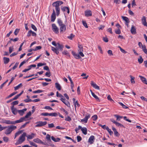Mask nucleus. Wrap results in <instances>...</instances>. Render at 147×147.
I'll use <instances>...</instances> for the list:
<instances>
[{
  "mask_svg": "<svg viewBox=\"0 0 147 147\" xmlns=\"http://www.w3.org/2000/svg\"><path fill=\"white\" fill-rule=\"evenodd\" d=\"M63 3V2L61 1H57L53 3L52 5L53 7H55V9L56 13V15L58 16L60 13V8L59 6Z\"/></svg>",
  "mask_w": 147,
  "mask_h": 147,
  "instance_id": "nucleus-1",
  "label": "nucleus"
},
{
  "mask_svg": "<svg viewBox=\"0 0 147 147\" xmlns=\"http://www.w3.org/2000/svg\"><path fill=\"white\" fill-rule=\"evenodd\" d=\"M63 45H60L59 43H57L56 47L55 48L53 47H52L51 50L56 54L58 55L59 53V51H62L63 50Z\"/></svg>",
  "mask_w": 147,
  "mask_h": 147,
  "instance_id": "nucleus-2",
  "label": "nucleus"
},
{
  "mask_svg": "<svg viewBox=\"0 0 147 147\" xmlns=\"http://www.w3.org/2000/svg\"><path fill=\"white\" fill-rule=\"evenodd\" d=\"M26 133L25 132L23 133L19 137V139L15 144L16 145L21 144L25 140V137L26 136Z\"/></svg>",
  "mask_w": 147,
  "mask_h": 147,
  "instance_id": "nucleus-3",
  "label": "nucleus"
},
{
  "mask_svg": "<svg viewBox=\"0 0 147 147\" xmlns=\"http://www.w3.org/2000/svg\"><path fill=\"white\" fill-rule=\"evenodd\" d=\"M16 128L17 127L16 126H13L12 125L9 126L7 127V129L5 131L4 133L7 135H9L13 131L16 129Z\"/></svg>",
  "mask_w": 147,
  "mask_h": 147,
  "instance_id": "nucleus-4",
  "label": "nucleus"
},
{
  "mask_svg": "<svg viewBox=\"0 0 147 147\" xmlns=\"http://www.w3.org/2000/svg\"><path fill=\"white\" fill-rule=\"evenodd\" d=\"M47 123V121L43 122L42 121H39L37 122L36 123L37 124L35 126V127H40L44 126L46 125Z\"/></svg>",
  "mask_w": 147,
  "mask_h": 147,
  "instance_id": "nucleus-5",
  "label": "nucleus"
},
{
  "mask_svg": "<svg viewBox=\"0 0 147 147\" xmlns=\"http://www.w3.org/2000/svg\"><path fill=\"white\" fill-rule=\"evenodd\" d=\"M52 29L53 31L56 34H58L59 33V28L55 24H52Z\"/></svg>",
  "mask_w": 147,
  "mask_h": 147,
  "instance_id": "nucleus-6",
  "label": "nucleus"
},
{
  "mask_svg": "<svg viewBox=\"0 0 147 147\" xmlns=\"http://www.w3.org/2000/svg\"><path fill=\"white\" fill-rule=\"evenodd\" d=\"M57 22L59 26L61 27L67 24V21L66 20L64 23H63L61 19H58L57 20Z\"/></svg>",
  "mask_w": 147,
  "mask_h": 147,
  "instance_id": "nucleus-7",
  "label": "nucleus"
},
{
  "mask_svg": "<svg viewBox=\"0 0 147 147\" xmlns=\"http://www.w3.org/2000/svg\"><path fill=\"white\" fill-rule=\"evenodd\" d=\"M56 16L55 13L54 9H53V12L51 16V21L52 22H54L56 19Z\"/></svg>",
  "mask_w": 147,
  "mask_h": 147,
  "instance_id": "nucleus-8",
  "label": "nucleus"
},
{
  "mask_svg": "<svg viewBox=\"0 0 147 147\" xmlns=\"http://www.w3.org/2000/svg\"><path fill=\"white\" fill-rule=\"evenodd\" d=\"M60 100L68 107H70V105L69 102L68 101H65L66 100L65 98H61Z\"/></svg>",
  "mask_w": 147,
  "mask_h": 147,
  "instance_id": "nucleus-9",
  "label": "nucleus"
},
{
  "mask_svg": "<svg viewBox=\"0 0 147 147\" xmlns=\"http://www.w3.org/2000/svg\"><path fill=\"white\" fill-rule=\"evenodd\" d=\"M85 15L86 17L91 16L92 15V12L90 10H87L85 11Z\"/></svg>",
  "mask_w": 147,
  "mask_h": 147,
  "instance_id": "nucleus-10",
  "label": "nucleus"
},
{
  "mask_svg": "<svg viewBox=\"0 0 147 147\" xmlns=\"http://www.w3.org/2000/svg\"><path fill=\"white\" fill-rule=\"evenodd\" d=\"M130 31L131 33L133 34H136V29L135 26L133 25L132 26L130 30Z\"/></svg>",
  "mask_w": 147,
  "mask_h": 147,
  "instance_id": "nucleus-11",
  "label": "nucleus"
},
{
  "mask_svg": "<svg viewBox=\"0 0 147 147\" xmlns=\"http://www.w3.org/2000/svg\"><path fill=\"white\" fill-rule=\"evenodd\" d=\"M94 136H91L88 139V142L90 144H92L94 143Z\"/></svg>",
  "mask_w": 147,
  "mask_h": 147,
  "instance_id": "nucleus-12",
  "label": "nucleus"
},
{
  "mask_svg": "<svg viewBox=\"0 0 147 147\" xmlns=\"http://www.w3.org/2000/svg\"><path fill=\"white\" fill-rule=\"evenodd\" d=\"M11 109L12 111V112L13 114L16 115L17 114L18 110H17L16 109L14 108V106H12L11 107Z\"/></svg>",
  "mask_w": 147,
  "mask_h": 147,
  "instance_id": "nucleus-13",
  "label": "nucleus"
},
{
  "mask_svg": "<svg viewBox=\"0 0 147 147\" xmlns=\"http://www.w3.org/2000/svg\"><path fill=\"white\" fill-rule=\"evenodd\" d=\"M59 30L60 32L61 33H63L64 32H65L66 30V25L60 27Z\"/></svg>",
  "mask_w": 147,
  "mask_h": 147,
  "instance_id": "nucleus-14",
  "label": "nucleus"
},
{
  "mask_svg": "<svg viewBox=\"0 0 147 147\" xmlns=\"http://www.w3.org/2000/svg\"><path fill=\"white\" fill-rule=\"evenodd\" d=\"M24 121H25V120L24 119V118H23V117H21L19 120H18L15 121H13V124L22 122Z\"/></svg>",
  "mask_w": 147,
  "mask_h": 147,
  "instance_id": "nucleus-15",
  "label": "nucleus"
},
{
  "mask_svg": "<svg viewBox=\"0 0 147 147\" xmlns=\"http://www.w3.org/2000/svg\"><path fill=\"white\" fill-rule=\"evenodd\" d=\"M90 117V114H88V115H86L85 117L83 119L81 120L82 122H84L85 123L87 122L88 119Z\"/></svg>",
  "mask_w": 147,
  "mask_h": 147,
  "instance_id": "nucleus-16",
  "label": "nucleus"
},
{
  "mask_svg": "<svg viewBox=\"0 0 147 147\" xmlns=\"http://www.w3.org/2000/svg\"><path fill=\"white\" fill-rule=\"evenodd\" d=\"M142 24L144 26H147V23L146 21V18L144 16L142 19Z\"/></svg>",
  "mask_w": 147,
  "mask_h": 147,
  "instance_id": "nucleus-17",
  "label": "nucleus"
},
{
  "mask_svg": "<svg viewBox=\"0 0 147 147\" xmlns=\"http://www.w3.org/2000/svg\"><path fill=\"white\" fill-rule=\"evenodd\" d=\"M91 84L93 88L97 90H100L99 87L93 81H91Z\"/></svg>",
  "mask_w": 147,
  "mask_h": 147,
  "instance_id": "nucleus-18",
  "label": "nucleus"
},
{
  "mask_svg": "<svg viewBox=\"0 0 147 147\" xmlns=\"http://www.w3.org/2000/svg\"><path fill=\"white\" fill-rule=\"evenodd\" d=\"M62 11H66V10L67 11V13L69 14V8L67 7H63L61 8Z\"/></svg>",
  "mask_w": 147,
  "mask_h": 147,
  "instance_id": "nucleus-19",
  "label": "nucleus"
},
{
  "mask_svg": "<svg viewBox=\"0 0 147 147\" xmlns=\"http://www.w3.org/2000/svg\"><path fill=\"white\" fill-rule=\"evenodd\" d=\"M27 109L26 108L22 110H18V112L21 116H22L24 113V112L26 111Z\"/></svg>",
  "mask_w": 147,
  "mask_h": 147,
  "instance_id": "nucleus-20",
  "label": "nucleus"
},
{
  "mask_svg": "<svg viewBox=\"0 0 147 147\" xmlns=\"http://www.w3.org/2000/svg\"><path fill=\"white\" fill-rule=\"evenodd\" d=\"M3 123L7 124H13V121L5 120H3Z\"/></svg>",
  "mask_w": 147,
  "mask_h": 147,
  "instance_id": "nucleus-21",
  "label": "nucleus"
},
{
  "mask_svg": "<svg viewBox=\"0 0 147 147\" xmlns=\"http://www.w3.org/2000/svg\"><path fill=\"white\" fill-rule=\"evenodd\" d=\"M139 77L140 78V79L142 81L143 83L147 84V81L146 78L142 76H139Z\"/></svg>",
  "mask_w": 147,
  "mask_h": 147,
  "instance_id": "nucleus-22",
  "label": "nucleus"
},
{
  "mask_svg": "<svg viewBox=\"0 0 147 147\" xmlns=\"http://www.w3.org/2000/svg\"><path fill=\"white\" fill-rule=\"evenodd\" d=\"M33 141L34 142L38 143L44 144V142L42 141H41V140L39 139L38 138H36L34 139L33 140Z\"/></svg>",
  "mask_w": 147,
  "mask_h": 147,
  "instance_id": "nucleus-23",
  "label": "nucleus"
},
{
  "mask_svg": "<svg viewBox=\"0 0 147 147\" xmlns=\"http://www.w3.org/2000/svg\"><path fill=\"white\" fill-rule=\"evenodd\" d=\"M3 60L4 61V63L5 64H7L10 61V59L9 58H7L5 57H4L3 58Z\"/></svg>",
  "mask_w": 147,
  "mask_h": 147,
  "instance_id": "nucleus-24",
  "label": "nucleus"
},
{
  "mask_svg": "<svg viewBox=\"0 0 147 147\" xmlns=\"http://www.w3.org/2000/svg\"><path fill=\"white\" fill-rule=\"evenodd\" d=\"M35 135V134L33 133H32L31 135H29L28 136H26L27 138V139H31L33 138L34 137V136Z\"/></svg>",
  "mask_w": 147,
  "mask_h": 147,
  "instance_id": "nucleus-25",
  "label": "nucleus"
},
{
  "mask_svg": "<svg viewBox=\"0 0 147 147\" xmlns=\"http://www.w3.org/2000/svg\"><path fill=\"white\" fill-rule=\"evenodd\" d=\"M81 129L82 133L84 135H86L87 134V129L86 127L82 128V127Z\"/></svg>",
  "mask_w": 147,
  "mask_h": 147,
  "instance_id": "nucleus-26",
  "label": "nucleus"
},
{
  "mask_svg": "<svg viewBox=\"0 0 147 147\" xmlns=\"http://www.w3.org/2000/svg\"><path fill=\"white\" fill-rule=\"evenodd\" d=\"M51 138L52 140L55 142H59L61 140V139L59 138H55L53 136H51Z\"/></svg>",
  "mask_w": 147,
  "mask_h": 147,
  "instance_id": "nucleus-27",
  "label": "nucleus"
},
{
  "mask_svg": "<svg viewBox=\"0 0 147 147\" xmlns=\"http://www.w3.org/2000/svg\"><path fill=\"white\" fill-rule=\"evenodd\" d=\"M73 55L75 57L76 59H80L81 57L77 53H73L72 52Z\"/></svg>",
  "mask_w": 147,
  "mask_h": 147,
  "instance_id": "nucleus-28",
  "label": "nucleus"
},
{
  "mask_svg": "<svg viewBox=\"0 0 147 147\" xmlns=\"http://www.w3.org/2000/svg\"><path fill=\"white\" fill-rule=\"evenodd\" d=\"M91 94L93 96L94 98L97 100L99 101V99L98 97L93 93L91 90H90Z\"/></svg>",
  "mask_w": 147,
  "mask_h": 147,
  "instance_id": "nucleus-29",
  "label": "nucleus"
},
{
  "mask_svg": "<svg viewBox=\"0 0 147 147\" xmlns=\"http://www.w3.org/2000/svg\"><path fill=\"white\" fill-rule=\"evenodd\" d=\"M31 115V112L30 111L28 112L26 115L24 117H23L24 118V119L26 121L25 119L28 118L29 116Z\"/></svg>",
  "mask_w": 147,
  "mask_h": 147,
  "instance_id": "nucleus-30",
  "label": "nucleus"
},
{
  "mask_svg": "<svg viewBox=\"0 0 147 147\" xmlns=\"http://www.w3.org/2000/svg\"><path fill=\"white\" fill-rule=\"evenodd\" d=\"M55 87L56 88L59 90H60L61 89V87L60 85L57 83H55Z\"/></svg>",
  "mask_w": 147,
  "mask_h": 147,
  "instance_id": "nucleus-31",
  "label": "nucleus"
},
{
  "mask_svg": "<svg viewBox=\"0 0 147 147\" xmlns=\"http://www.w3.org/2000/svg\"><path fill=\"white\" fill-rule=\"evenodd\" d=\"M122 18L127 23H129V21L128 18L126 17L122 16Z\"/></svg>",
  "mask_w": 147,
  "mask_h": 147,
  "instance_id": "nucleus-32",
  "label": "nucleus"
},
{
  "mask_svg": "<svg viewBox=\"0 0 147 147\" xmlns=\"http://www.w3.org/2000/svg\"><path fill=\"white\" fill-rule=\"evenodd\" d=\"M143 61V59L142 56L140 55L139 56V58L138 59V61L140 64L142 63Z\"/></svg>",
  "mask_w": 147,
  "mask_h": 147,
  "instance_id": "nucleus-33",
  "label": "nucleus"
},
{
  "mask_svg": "<svg viewBox=\"0 0 147 147\" xmlns=\"http://www.w3.org/2000/svg\"><path fill=\"white\" fill-rule=\"evenodd\" d=\"M114 116L117 118V120L119 121L120 120V119L123 118L122 116H120L117 115H115Z\"/></svg>",
  "mask_w": 147,
  "mask_h": 147,
  "instance_id": "nucleus-34",
  "label": "nucleus"
},
{
  "mask_svg": "<svg viewBox=\"0 0 147 147\" xmlns=\"http://www.w3.org/2000/svg\"><path fill=\"white\" fill-rule=\"evenodd\" d=\"M106 129L111 135H112L113 134V132L111 130V129H109L108 127H107V128H106Z\"/></svg>",
  "mask_w": 147,
  "mask_h": 147,
  "instance_id": "nucleus-35",
  "label": "nucleus"
},
{
  "mask_svg": "<svg viewBox=\"0 0 147 147\" xmlns=\"http://www.w3.org/2000/svg\"><path fill=\"white\" fill-rule=\"evenodd\" d=\"M51 136L49 134H47L46 136V138L48 142H51V140L50 139Z\"/></svg>",
  "mask_w": 147,
  "mask_h": 147,
  "instance_id": "nucleus-36",
  "label": "nucleus"
},
{
  "mask_svg": "<svg viewBox=\"0 0 147 147\" xmlns=\"http://www.w3.org/2000/svg\"><path fill=\"white\" fill-rule=\"evenodd\" d=\"M22 83H20L17 86L14 87L15 90H18L20 87H22Z\"/></svg>",
  "mask_w": 147,
  "mask_h": 147,
  "instance_id": "nucleus-37",
  "label": "nucleus"
},
{
  "mask_svg": "<svg viewBox=\"0 0 147 147\" xmlns=\"http://www.w3.org/2000/svg\"><path fill=\"white\" fill-rule=\"evenodd\" d=\"M74 37L75 35L73 34L72 33H71L70 34V36H67V38L70 40H72L73 38Z\"/></svg>",
  "mask_w": 147,
  "mask_h": 147,
  "instance_id": "nucleus-38",
  "label": "nucleus"
},
{
  "mask_svg": "<svg viewBox=\"0 0 147 147\" xmlns=\"http://www.w3.org/2000/svg\"><path fill=\"white\" fill-rule=\"evenodd\" d=\"M78 48V51L79 52L83 51V48L82 45H79Z\"/></svg>",
  "mask_w": 147,
  "mask_h": 147,
  "instance_id": "nucleus-39",
  "label": "nucleus"
},
{
  "mask_svg": "<svg viewBox=\"0 0 147 147\" xmlns=\"http://www.w3.org/2000/svg\"><path fill=\"white\" fill-rule=\"evenodd\" d=\"M49 116L53 117H57V114L56 113H49Z\"/></svg>",
  "mask_w": 147,
  "mask_h": 147,
  "instance_id": "nucleus-40",
  "label": "nucleus"
},
{
  "mask_svg": "<svg viewBox=\"0 0 147 147\" xmlns=\"http://www.w3.org/2000/svg\"><path fill=\"white\" fill-rule=\"evenodd\" d=\"M43 92V91L42 90H37L34 91L33 92V93H40L42 92Z\"/></svg>",
  "mask_w": 147,
  "mask_h": 147,
  "instance_id": "nucleus-41",
  "label": "nucleus"
},
{
  "mask_svg": "<svg viewBox=\"0 0 147 147\" xmlns=\"http://www.w3.org/2000/svg\"><path fill=\"white\" fill-rule=\"evenodd\" d=\"M3 139L4 141L6 142H8L9 140V138L7 137H4Z\"/></svg>",
  "mask_w": 147,
  "mask_h": 147,
  "instance_id": "nucleus-42",
  "label": "nucleus"
},
{
  "mask_svg": "<svg viewBox=\"0 0 147 147\" xmlns=\"http://www.w3.org/2000/svg\"><path fill=\"white\" fill-rule=\"evenodd\" d=\"M18 102H19L18 101L16 100V101H15L11 103V104L13 105L12 106H14V105H17V104H18Z\"/></svg>",
  "mask_w": 147,
  "mask_h": 147,
  "instance_id": "nucleus-43",
  "label": "nucleus"
},
{
  "mask_svg": "<svg viewBox=\"0 0 147 147\" xmlns=\"http://www.w3.org/2000/svg\"><path fill=\"white\" fill-rule=\"evenodd\" d=\"M29 142L30 144V145L34 146L35 147H37V145L35 143H34L33 142H31L30 141H29Z\"/></svg>",
  "mask_w": 147,
  "mask_h": 147,
  "instance_id": "nucleus-44",
  "label": "nucleus"
},
{
  "mask_svg": "<svg viewBox=\"0 0 147 147\" xmlns=\"http://www.w3.org/2000/svg\"><path fill=\"white\" fill-rule=\"evenodd\" d=\"M98 125L99 126L101 127L104 129H106V128H107V126H106L105 125H102L100 124H98Z\"/></svg>",
  "mask_w": 147,
  "mask_h": 147,
  "instance_id": "nucleus-45",
  "label": "nucleus"
},
{
  "mask_svg": "<svg viewBox=\"0 0 147 147\" xmlns=\"http://www.w3.org/2000/svg\"><path fill=\"white\" fill-rule=\"evenodd\" d=\"M57 97H61V98H63V96L61 94L59 93L58 91L57 92Z\"/></svg>",
  "mask_w": 147,
  "mask_h": 147,
  "instance_id": "nucleus-46",
  "label": "nucleus"
},
{
  "mask_svg": "<svg viewBox=\"0 0 147 147\" xmlns=\"http://www.w3.org/2000/svg\"><path fill=\"white\" fill-rule=\"evenodd\" d=\"M65 120L67 121H70L71 120V119L69 116H67V117H65Z\"/></svg>",
  "mask_w": 147,
  "mask_h": 147,
  "instance_id": "nucleus-47",
  "label": "nucleus"
},
{
  "mask_svg": "<svg viewBox=\"0 0 147 147\" xmlns=\"http://www.w3.org/2000/svg\"><path fill=\"white\" fill-rule=\"evenodd\" d=\"M20 31V29L16 28L15 32H14V34L15 35H17L18 34Z\"/></svg>",
  "mask_w": 147,
  "mask_h": 147,
  "instance_id": "nucleus-48",
  "label": "nucleus"
},
{
  "mask_svg": "<svg viewBox=\"0 0 147 147\" xmlns=\"http://www.w3.org/2000/svg\"><path fill=\"white\" fill-rule=\"evenodd\" d=\"M29 123V122H26L25 123H24V124L22 126H21L20 127V129H22V128H24L25 127V126H26V125L27 124Z\"/></svg>",
  "mask_w": 147,
  "mask_h": 147,
  "instance_id": "nucleus-49",
  "label": "nucleus"
},
{
  "mask_svg": "<svg viewBox=\"0 0 147 147\" xmlns=\"http://www.w3.org/2000/svg\"><path fill=\"white\" fill-rule=\"evenodd\" d=\"M51 72L50 71H48V72H47L45 74V76L48 77H49L51 76Z\"/></svg>",
  "mask_w": 147,
  "mask_h": 147,
  "instance_id": "nucleus-50",
  "label": "nucleus"
},
{
  "mask_svg": "<svg viewBox=\"0 0 147 147\" xmlns=\"http://www.w3.org/2000/svg\"><path fill=\"white\" fill-rule=\"evenodd\" d=\"M81 128H82V127L81 126L79 125L78 127V128H76L75 129V131H76V133H77L78 132V131L79 129H81Z\"/></svg>",
  "mask_w": 147,
  "mask_h": 147,
  "instance_id": "nucleus-51",
  "label": "nucleus"
},
{
  "mask_svg": "<svg viewBox=\"0 0 147 147\" xmlns=\"http://www.w3.org/2000/svg\"><path fill=\"white\" fill-rule=\"evenodd\" d=\"M31 27L33 29L34 31H36L37 29L35 26L33 24H31Z\"/></svg>",
  "mask_w": 147,
  "mask_h": 147,
  "instance_id": "nucleus-52",
  "label": "nucleus"
},
{
  "mask_svg": "<svg viewBox=\"0 0 147 147\" xmlns=\"http://www.w3.org/2000/svg\"><path fill=\"white\" fill-rule=\"evenodd\" d=\"M115 32L117 34H119L121 33V30L119 28L117 30H115Z\"/></svg>",
  "mask_w": 147,
  "mask_h": 147,
  "instance_id": "nucleus-53",
  "label": "nucleus"
},
{
  "mask_svg": "<svg viewBox=\"0 0 147 147\" xmlns=\"http://www.w3.org/2000/svg\"><path fill=\"white\" fill-rule=\"evenodd\" d=\"M130 77L131 78V83L132 84H134L135 83V81L134 80V78L132 77L131 76H130Z\"/></svg>",
  "mask_w": 147,
  "mask_h": 147,
  "instance_id": "nucleus-54",
  "label": "nucleus"
},
{
  "mask_svg": "<svg viewBox=\"0 0 147 147\" xmlns=\"http://www.w3.org/2000/svg\"><path fill=\"white\" fill-rule=\"evenodd\" d=\"M97 116L96 115H94L92 117V118L93 120L95 121L97 119Z\"/></svg>",
  "mask_w": 147,
  "mask_h": 147,
  "instance_id": "nucleus-55",
  "label": "nucleus"
},
{
  "mask_svg": "<svg viewBox=\"0 0 147 147\" xmlns=\"http://www.w3.org/2000/svg\"><path fill=\"white\" fill-rule=\"evenodd\" d=\"M82 22L83 25L86 28H88V26H87V24L86 23V22L85 21H83Z\"/></svg>",
  "mask_w": 147,
  "mask_h": 147,
  "instance_id": "nucleus-56",
  "label": "nucleus"
},
{
  "mask_svg": "<svg viewBox=\"0 0 147 147\" xmlns=\"http://www.w3.org/2000/svg\"><path fill=\"white\" fill-rule=\"evenodd\" d=\"M13 51V47H10L9 48V53H11Z\"/></svg>",
  "mask_w": 147,
  "mask_h": 147,
  "instance_id": "nucleus-57",
  "label": "nucleus"
},
{
  "mask_svg": "<svg viewBox=\"0 0 147 147\" xmlns=\"http://www.w3.org/2000/svg\"><path fill=\"white\" fill-rule=\"evenodd\" d=\"M18 64H19V63L18 62H17L16 63L15 65L13 67L12 69H15L17 67Z\"/></svg>",
  "mask_w": 147,
  "mask_h": 147,
  "instance_id": "nucleus-58",
  "label": "nucleus"
},
{
  "mask_svg": "<svg viewBox=\"0 0 147 147\" xmlns=\"http://www.w3.org/2000/svg\"><path fill=\"white\" fill-rule=\"evenodd\" d=\"M42 47L41 46H38L36 47V48L34 49V51H35L38 50L40 49H41Z\"/></svg>",
  "mask_w": 147,
  "mask_h": 147,
  "instance_id": "nucleus-59",
  "label": "nucleus"
},
{
  "mask_svg": "<svg viewBox=\"0 0 147 147\" xmlns=\"http://www.w3.org/2000/svg\"><path fill=\"white\" fill-rule=\"evenodd\" d=\"M49 113H41V115L44 116H47L48 115L49 116Z\"/></svg>",
  "mask_w": 147,
  "mask_h": 147,
  "instance_id": "nucleus-60",
  "label": "nucleus"
},
{
  "mask_svg": "<svg viewBox=\"0 0 147 147\" xmlns=\"http://www.w3.org/2000/svg\"><path fill=\"white\" fill-rule=\"evenodd\" d=\"M107 53L110 56H112L113 55L112 51L111 50H109L107 51Z\"/></svg>",
  "mask_w": 147,
  "mask_h": 147,
  "instance_id": "nucleus-61",
  "label": "nucleus"
},
{
  "mask_svg": "<svg viewBox=\"0 0 147 147\" xmlns=\"http://www.w3.org/2000/svg\"><path fill=\"white\" fill-rule=\"evenodd\" d=\"M32 30H31L28 31L27 34V36L28 37H29L31 35Z\"/></svg>",
  "mask_w": 147,
  "mask_h": 147,
  "instance_id": "nucleus-62",
  "label": "nucleus"
},
{
  "mask_svg": "<svg viewBox=\"0 0 147 147\" xmlns=\"http://www.w3.org/2000/svg\"><path fill=\"white\" fill-rule=\"evenodd\" d=\"M43 69L44 70H47L48 71H50L49 68L47 66H44L43 67Z\"/></svg>",
  "mask_w": 147,
  "mask_h": 147,
  "instance_id": "nucleus-63",
  "label": "nucleus"
},
{
  "mask_svg": "<svg viewBox=\"0 0 147 147\" xmlns=\"http://www.w3.org/2000/svg\"><path fill=\"white\" fill-rule=\"evenodd\" d=\"M22 132V130L19 131H18L15 134V135H16L17 136L20 135V134H21Z\"/></svg>",
  "mask_w": 147,
  "mask_h": 147,
  "instance_id": "nucleus-64",
  "label": "nucleus"
}]
</instances>
